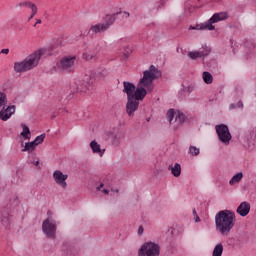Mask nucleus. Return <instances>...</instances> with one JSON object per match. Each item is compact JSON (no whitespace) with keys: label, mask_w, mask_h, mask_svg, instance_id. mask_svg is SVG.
<instances>
[{"label":"nucleus","mask_w":256,"mask_h":256,"mask_svg":"<svg viewBox=\"0 0 256 256\" xmlns=\"http://www.w3.org/2000/svg\"><path fill=\"white\" fill-rule=\"evenodd\" d=\"M127 43H129V37H123L117 40L116 42H114V45H116V47L121 49V47L123 48L125 46H128Z\"/></svg>","instance_id":"nucleus-25"},{"label":"nucleus","mask_w":256,"mask_h":256,"mask_svg":"<svg viewBox=\"0 0 256 256\" xmlns=\"http://www.w3.org/2000/svg\"><path fill=\"white\" fill-rule=\"evenodd\" d=\"M122 17H123V19H129L131 17V14L127 11H124Z\"/></svg>","instance_id":"nucleus-40"},{"label":"nucleus","mask_w":256,"mask_h":256,"mask_svg":"<svg viewBox=\"0 0 256 256\" xmlns=\"http://www.w3.org/2000/svg\"><path fill=\"white\" fill-rule=\"evenodd\" d=\"M193 215H194V217H197V210H193Z\"/></svg>","instance_id":"nucleus-45"},{"label":"nucleus","mask_w":256,"mask_h":256,"mask_svg":"<svg viewBox=\"0 0 256 256\" xmlns=\"http://www.w3.org/2000/svg\"><path fill=\"white\" fill-rule=\"evenodd\" d=\"M138 235H143V226H140L138 229Z\"/></svg>","instance_id":"nucleus-42"},{"label":"nucleus","mask_w":256,"mask_h":256,"mask_svg":"<svg viewBox=\"0 0 256 256\" xmlns=\"http://www.w3.org/2000/svg\"><path fill=\"white\" fill-rule=\"evenodd\" d=\"M122 49H123L122 53L125 59H129V57L131 56V53H133V50H131V47L124 46L122 47Z\"/></svg>","instance_id":"nucleus-30"},{"label":"nucleus","mask_w":256,"mask_h":256,"mask_svg":"<svg viewBox=\"0 0 256 256\" xmlns=\"http://www.w3.org/2000/svg\"><path fill=\"white\" fill-rule=\"evenodd\" d=\"M123 93L127 95V99L135 97V94L137 93V86L135 84L124 81L123 82Z\"/></svg>","instance_id":"nucleus-12"},{"label":"nucleus","mask_w":256,"mask_h":256,"mask_svg":"<svg viewBox=\"0 0 256 256\" xmlns=\"http://www.w3.org/2000/svg\"><path fill=\"white\" fill-rule=\"evenodd\" d=\"M22 132L20 133L21 137L23 139H31V130L29 129V126L27 124H21Z\"/></svg>","instance_id":"nucleus-21"},{"label":"nucleus","mask_w":256,"mask_h":256,"mask_svg":"<svg viewBox=\"0 0 256 256\" xmlns=\"http://www.w3.org/2000/svg\"><path fill=\"white\" fill-rule=\"evenodd\" d=\"M223 243H218L215 245L213 251H212V256H223Z\"/></svg>","instance_id":"nucleus-23"},{"label":"nucleus","mask_w":256,"mask_h":256,"mask_svg":"<svg viewBox=\"0 0 256 256\" xmlns=\"http://www.w3.org/2000/svg\"><path fill=\"white\" fill-rule=\"evenodd\" d=\"M34 165L37 167V165H39V160L35 161Z\"/></svg>","instance_id":"nucleus-46"},{"label":"nucleus","mask_w":256,"mask_h":256,"mask_svg":"<svg viewBox=\"0 0 256 256\" xmlns=\"http://www.w3.org/2000/svg\"><path fill=\"white\" fill-rule=\"evenodd\" d=\"M250 211H251V204L247 201L241 202L236 209V213L240 215V217H247Z\"/></svg>","instance_id":"nucleus-14"},{"label":"nucleus","mask_w":256,"mask_h":256,"mask_svg":"<svg viewBox=\"0 0 256 256\" xmlns=\"http://www.w3.org/2000/svg\"><path fill=\"white\" fill-rule=\"evenodd\" d=\"M189 153L193 156V157H197V155H199L200 150L199 148L195 147V146H190L189 147Z\"/></svg>","instance_id":"nucleus-34"},{"label":"nucleus","mask_w":256,"mask_h":256,"mask_svg":"<svg viewBox=\"0 0 256 256\" xmlns=\"http://www.w3.org/2000/svg\"><path fill=\"white\" fill-rule=\"evenodd\" d=\"M194 217H195V222H196V223H199V222L201 221V219L199 218L198 215H196V216H194Z\"/></svg>","instance_id":"nucleus-44"},{"label":"nucleus","mask_w":256,"mask_h":256,"mask_svg":"<svg viewBox=\"0 0 256 256\" xmlns=\"http://www.w3.org/2000/svg\"><path fill=\"white\" fill-rule=\"evenodd\" d=\"M175 123L177 125H183V123H185V114L181 112H177L175 114Z\"/></svg>","instance_id":"nucleus-28"},{"label":"nucleus","mask_w":256,"mask_h":256,"mask_svg":"<svg viewBox=\"0 0 256 256\" xmlns=\"http://www.w3.org/2000/svg\"><path fill=\"white\" fill-rule=\"evenodd\" d=\"M245 139L248 143V145L251 147V145H255L256 143V129L252 128L248 130L245 134Z\"/></svg>","instance_id":"nucleus-18"},{"label":"nucleus","mask_w":256,"mask_h":256,"mask_svg":"<svg viewBox=\"0 0 256 256\" xmlns=\"http://www.w3.org/2000/svg\"><path fill=\"white\" fill-rule=\"evenodd\" d=\"M48 218L42 223V231L48 239H55L57 233V221L51 216V211L47 212Z\"/></svg>","instance_id":"nucleus-5"},{"label":"nucleus","mask_w":256,"mask_h":256,"mask_svg":"<svg viewBox=\"0 0 256 256\" xmlns=\"http://www.w3.org/2000/svg\"><path fill=\"white\" fill-rule=\"evenodd\" d=\"M165 3V0H160V3H157L155 6V9H161Z\"/></svg>","instance_id":"nucleus-39"},{"label":"nucleus","mask_w":256,"mask_h":256,"mask_svg":"<svg viewBox=\"0 0 256 256\" xmlns=\"http://www.w3.org/2000/svg\"><path fill=\"white\" fill-rule=\"evenodd\" d=\"M237 219L235 212L231 210H221L215 216L216 231L222 237H228L229 233L233 231Z\"/></svg>","instance_id":"nucleus-2"},{"label":"nucleus","mask_w":256,"mask_h":256,"mask_svg":"<svg viewBox=\"0 0 256 256\" xmlns=\"http://www.w3.org/2000/svg\"><path fill=\"white\" fill-rule=\"evenodd\" d=\"M229 18V15L227 12H218L213 14V16L208 19L204 23L191 25L189 27V31L195 30V31H215V25L214 23H219L220 21H226V19Z\"/></svg>","instance_id":"nucleus-4"},{"label":"nucleus","mask_w":256,"mask_h":256,"mask_svg":"<svg viewBox=\"0 0 256 256\" xmlns=\"http://www.w3.org/2000/svg\"><path fill=\"white\" fill-rule=\"evenodd\" d=\"M202 77L206 85H211V83H213V75H211V73L208 71L203 72Z\"/></svg>","instance_id":"nucleus-27"},{"label":"nucleus","mask_w":256,"mask_h":256,"mask_svg":"<svg viewBox=\"0 0 256 256\" xmlns=\"http://www.w3.org/2000/svg\"><path fill=\"white\" fill-rule=\"evenodd\" d=\"M101 51V47H99L98 44H90L84 47L83 53H82V59L84 61H93L97 57V53Z\"/></svg>","instance_id":"nucleus-9"},{"label":"nucleus","mask_w":256,"mask_h":256,"mask_svg":"<svg viewBox=\"0 0 256 256\" xmlns=\"http://www.w3.org/2000/svg\"><path fill=\"white\" fill-rule=\"evenodd\" d=\"M3 108L0 111V119L2 121H9L11 117L15 114V105L12 106H2Z\"/></svg>","instance_id":"nucleus-13"},{"label":"nucleus","mask_w":256,"mask_h":256,"mask_svg":"<svg viewBox=\"0 0 256 256\" xmlns=\"http://www.w3.org/2000/svg\"><path fill=\"white\" fill-rule=\"evenodd\" d=\"M45 137H46L45 134H41V135L37 136V137L33 140L34 144H36V147H37L38 145H41V143H43V141H45Z\"/></svg>","instance_id":"nucleus-31"},{"label":"nucleus","mask_w":256,"mask_h":256,"mask_svg":"<svg viewBox=\"0 0 256 256\" xmlns=\"http://www.w3.org/2000/svg\"><path fill=\"white\" fill-rule=\"evenodd\" d=\"M41 23H42L41 19H38L34 24V27H37V25H41Z\"/></svg>","instance_id":"nucleus-43"},{"label":"nucleus","mask_w":256,"mask_h":256,"mask_svg":"<svg viewBox=\"0 0 256 256\" xmlns=\"http://www.w3.org/2000/svg\"><path fill=\"white\" fill-rule=\"evenodd\" d=\"M3 55H9V48H4L0 51Z\"/></svg>","instance_id":"nucleus-41"},{"label":"nucleus","mask_w":256,"mask_h":256,"mask_svg":"<svg viewBox=\"0 0 256 256\" xmlns=\"http://www.w3.org/2000/svg\"><path fill=\"white\" fill-rule=\"evenodd\" d=\"M105 31H107L106 26L103 23H97L90 26L88 35H99V33H105Z\"/></svg>","instance_id":"nucleus-15"},{"label":"nucleus","mask_w":256,"mask_h":256,"mask_svg":"<svg viewBox=\"0 0 256 256\" xmlns=\"http://www.w3.org/2000/svg\"><path fill=\"white\" fill-rule=\"evenodd\" d=\"M237 107H238L239 109H243V102H242V101H239V102L237 103V105H235V104H230V109H237Z\"/></svg>","instance_id":"nucleus-35"},{"label":"nucleus","mask_w":256,"mask_h":256,"mask_svg":"<svg viewBox=\"0 0 256 256\" xmlns=\"http://www.w3.org/2000/svg\"><path fill=\"white\" fill-rule=\"evenodd\" d=\"M104 184L101 183L99 187H97V191H101L102 193H104V195H109V190L107 189H103Z\"/></svg>","instance_id":"nucleus-36"},{"label":"nucleus","mask_w":256,"mask_h":256,"mask_svg":"<svg viewBox=\"0 0 256 256\" xmlns=\"http://www.w3.org/2000/svg\"><path fill=\"white\" fill-rule=\"evenodd\" d=\"M37 11H38V9L36 6L35 10H32L30 17L28 18V21H31V19H33V17H35V15H37Z\"/></svg>","instance_id":"nucleus-38"},{"label":"nucleus","mask_w":256,"mask_h":256,"mask_svg":"<svg viewBox=\"0 0 256 256\" xmlns=\"http://www.w3.org/2000/svg\"><path fill=\"white\" fill-rule=\"evenodd\" d=\"M49 55V50L47 48H41L36 50L34 53L27 56L23 61L14 63V71L15 73H25L27 71H31V69H35L37 65H39V61H41V57H45Z\"/></svg>","instance_id":"nucleus-3"},{"label":"nucleus","mask_w":256,"mask_h":256,"mask_svg":"<svg viewBox=\"0 0 256 256\" xmlns=\"http://www.w3.org/2000/svg\"><path fill=\"white\" fill-rule=\"evenodd\" d=\"M175 115H177V113H175L174 109H169L167 112V119L169 121V123H171L175 117Z\"/></svg>","instance_id":"nucleus-33"},{"label":"nucleus","mask_w":256,"mask_h":256,"mask_svg":"<svg viewBox=\"0 0 256 256\" xmlns=\"http://www.w3.org/2000/svg\"><path fill=\"white\" fill-rule=\"evenodd\" d=\"M76 60L77 57L75 56H65L61 58L60 62L57 64L56 71L71 73Z\"/></svg>","instance_id":"nucleus-7"},{"label":"nucleus","mask_w":256,"mask_h":256,"mask_svg":"<svg viewBox=\"0 0 256 256\" xmlns=\"http://www.w3.org/2000/svg\"><path fill=\"white\" fill-rule=\"evenodd\" d=\"M0 221L5 229H9V227H11V219L9 218V214L7 212H3L0 215Z\"/></svg>","instance_id":"nucleus-19"},{"label":"nucleus","mask_w":256,"mask_h":256,"mask_svg":"<svg viewBox=\"0 0 256 256\" xmlns=\"http://www.w3.org/2000/svg\"><path fill=\"white\" fill-rule=\"evenodd\" d=\"M210 53L211 47L207 45H202V47L199 50L189 52L188 57L193 61H196V59H205V57L210 55Z\"/></svg>","instance_id":"nucleus-10"},{"label":"nucleus","mask_w":256,"mask_h":256,"mask_svg":"<svg viewBox=\"0 0 256 256\" xmlns=\"http://www.w3.org/2000/svg\"><path fill=\"white\" fill-rule=\"evenodd\" d=\"M107 77V70H101L94 74V78L97 81H102V79H105Z\"/></svg>","instance_id":"nucleus-29"},{"label":"nucleus","mask_w":256,"mask_h":256,"mask_svg":"<svg viewBox=\"0 0 256 256\" xmlns=\"http://www.w3.org/2000/svg\"><path fill=\"white\" fill-rule=\"evenodd\" d=\"M159 77H161V71L155 65H151L148 70L143 72V77L137 84L135 97L127 98L126 113L129 117H133L135 111L139 109V101H143L147 97V93L153 92V81Z\"/></svg>","instance_id":"nucleus-1"},{"label":"nucleus","mask_w":256,"mask_h":256,"mask_svg":"<svg viewBox=\"0 0 256 256\" xmlns=\"http://www.w3.org/2000/svg\"><path fill=\"white\" fill-rule=\"evenodd\" d=\"M7 105V95L4 92H0V107Z\"/></svg>","instance_id":"nucleus-32"},{"label":"nucleus","mask_w":256,"mask_h":256,"mask_svg":"<svg viewBox=\"0 0 256 256\" xmlns=\"http://www.w3.org/2000/svg\"><path fill=\"white\" fill-rule=\"evenodd\" d=\"M121 12H117L114 14H107L104 18L105 23H103L104 27H106L107 30L115 23L117 19V15H120Z\"/></svg>","instance_id":"nucleus-17"},{"label":"nucleus","mask_w":256,"mask_h":256,"mask_svg":"<svg viewBox=\"0 0 256 256\" xmlns=\"http://www.w3.org/2000/svg\"><path fill=\"white\" fill-rule=\"evenodd\" d=\"M218 139L223 145H229L231 143V132L229 131V127L225 124H219L215 127Z\"/></svg>","instance_id":"nucleus-8"},{"label":"nucleus","mask_w":256,"mask_h":256,"mask_svg":"<svg viewBox=\"0 0 256 256\" xmlns=\"http://www.w3.org/2000/svg\"><path fill=\"white\" fill-rule=\"evenodd\" d=\"M243 180V173L242 172H238L236 173L229 181V185L233 186V185H237V183H241V181Z\"/></svg>","instance_id":"nucleus-22"},{"label":"nucleus","mask_w":256,"mask_h":256,"mask_svg":"<svg viewBox=\"0 0 256 256\" xmlns=\"http://www.w3.org/2000/svg\"><path fill=\"white\" fill-rule=\"evenodd\" d=\"M90 149L92 150V153L99 155V157L105 155V148H101V144L97 143L95 140L90 142Z\"/></svg>","instance_id":"nucleus-16"},{"label":"nucleus","mask_w":256,"mask_h":256,"mask_svg":"<svg viewBox=\"0 0 256 256\" xmlns=\"http://www.w3.org/2000/svg\"><path fill=\"white\" fill-rule=\"evenodd\" d=\"M174 177H181V164L175 163L174 166L168 168Z\"/></svg>","instance_id":"nucleus-20"},{"label":"nucleus","mask_w":256,"mask_h":256,"mask_svg":"<svg viewBox=\"0 0 256 256\" xmlns=\"http://www.w3.org/2000/svg\"><path fill=\"white\" fill-rule=\"evenodd\" d=\"M52 177L59 187H62V189H67V179H69L68 174H63L61 170H55L52 174Z\"/></svg>","instance_id":"nucleus-11"},{"label":"nucleus","mask_w":256,"mask_h":256,"mask_svg":"<svg viewBox=\"0 0 256 256\" xmlns=\"http://www.w3.org/2000/svg\"><path fill=\"white\" fill-rule=\"evenodd\" d=\"M161 247L155 242L144 243L138 251V256H159Z\"/></svg>","instance_id":"nucleus-6"},{"label":"nucleus","mask_w":256,"mask_h":256,"mask_svg":"<svg viewBox=\"0 0 256 256\" xmlns=\"http://www.w3.org/2000/svg\"><path fill=\"white\" fill-rule=\"evenodd\" d=\"M36 148H37V146H36L34 141L26 142L24 148L22 149V151H23V153H25L26 151L28 153H33V151H35Z\"/></svg>","instance_id":"nucleus-24"},{"label":"nucleus","mask_w":256,"mask_h":256,"mask_svg":"<svg viewBox=\"0 0 256 256\" xmlns=\"http://www.w3.org/2000/svg\"><path fill=\"white\" fill-rule=\"evenodd\" d=\"M85 91H87V88H83V87H79V86H77L76 87V90H74V93H83V92H85Z\"/></svg>","instance_id":"nucleus-37"},{"label":"nucleus","mask_w":256,"mask_h":256,"mask_svg":"<svg viewBox=\"0 0 256 256\" xmlns=\"http://www.w3.org/2000/svg\"><path fill=\"white\" fill-rule=\"evenodd\" d=\"M16 7H28L29 9H31V11H35V7H37V5L29 1H23V2H19L16 5Z\"/></svg>","instance_id":"nucleus-26"}]
</instances>
